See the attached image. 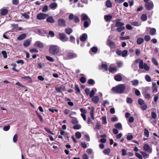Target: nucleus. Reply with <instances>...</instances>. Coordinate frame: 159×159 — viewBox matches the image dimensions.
<instances>
[{
    "instance_id": "1",
    "label": "nucleus",
    "mask_w": 159,
    "mask_h": 159,
    "mask_svg": "<svg viewBox=\"0 0 159 159\" xmlns=\"http://www.w3.org/2000/svg\"><path fill=\"white\" fill-rule=\"evenodd\" d=\"M125 84H120L113 87L111 90L114 93L121 94L125 93Z\"/></svg>"
},
{
    "instance_id": "2",
    "label": "nucleus",
    "mask_w": 159,
    "mask_h": 159,
    "mask_svg": "<svg viewBox=\"0 0 159 159\" xmlns=\"http://www.w3.org/2000/svg\"><path fill=\"white\" fill-rule=\"evenodd\" d=\"M60 50V48L56 45H52L49 46V52L53 55H55L59 53Z\"/></svg>"
},
{
    "instance_id": "3",
    "label": "nucleus",
    "mask_w": 159,
    "mask_h": 159,
    "mask_svg": "<svg viewBox=\"0 0 159 159\" xmlns=\"http://www.w3.org/2000/svg\"><path fill=\"white\" fill-rule=\"evenodd\" d=\"M139 67L141 69H144L145 70L148 71L149 70L150 67L146 63H143L142 60H140L139 63Z\"/></svg>"
},
{
    "instance_id": "4",
    "label": "nucleus",
    "mask_w": 159,
    "mask_h": 159,
    "mask_svg": "<svg viewBox=\"0 0 159 159\" xmlns=\"http://www.w3.org/2000/svg\"><path fill=\"white\" fill-rule=\"evenodd\" d=\"M48 15L47 14L40 13L37 15V19L39 20H41L45 19Z\"/></svg>"
},
{
    "instance_id": "5",
    "label": "nucleus",
    "mask_w": 159,
    "mask_h": 159,
    "mask_svg": "<svg viewBox=\"0 0 159 159\" xmlns=\"http://www.w3.org/2000/svg\"><path fill=\"white\" fill-rule=\"evenodd\" d=\"M59 39L63 42L67 41L68 39L67 38L64 34L60 33L59 34Z\"/></svg>"
},
{
    "instance_id": "6",
    "label": "nucleus",
    "mask_w": 159,
    "mask_h": 159,
    "mask_svg": "<svg viewBox=\"0 0 159 159\" xmlns=\"http://www.w3.org/2000/svg\"><path fill=\"white\" fill-rule=\"evenodd\" d=\"M107 44L111 49H115L116 48L115 43L110 40H107Z\"/></svg>"
},
{
    "instance_id": "7",
    "label": "nucleus",
    "mask_w": 159,
    "mask_h": 159,
    "mask_svg": "<svg viewBox=\"0 0 159 159\" xmlns=\"http://www.w3.org/2000/svg\"><path fill=\"white\" fill-rule=\"evenodd\" d=\"M145 7L148 10H150L153 8V4L152 2H146Z\"/></svg>"
},
{
    "instance_id": "8",
    "label": "nucleus",
    "mask_w": 159,
    "mask_h": 159,
    "mask_svg": "<svg viewBox=\"0 0 159 159\" xmlns=\"http://www.w3.org/2000/svg\"><path fill=\"white\" fill-rule=\"evenodd\" d=\"M114 64H111L108 70L109 71L112 73L116 72L117 70V68L116 66H114Z\"/></svg>"
},
{
    "instance_id": "9",
    "label": "nucleus",
    "mask_w": 159,
    "mask_h": 159,
    "mask_svg": "<svg viewBox=\"0 0 159 159\" xmlns=\"http://www.w3.org/2000/svg\"><path fill=\"white\" fill-rule=\"evenodd\" d=\"M143 148L144 150L147 152L151 153L152 152V149L149 146L148 144H145L144 145Z\"/></svg>"
},
{
    "instance_id": "10",
    "label": "nucleus",
    "mask_w": 159,
    "mask_h": 159,
    "mask_svg": "<svg viewBox=\"0 0 159 159\" xmlns=\"http://www.w3.org/2000/svg\"><path fill=\"white\" fill-rule=\"evenodd\" d=\"M77 57L76 54L72 52H70L68 53L67 57L68 59H71L75 58Z\"/></svg>"
},
{
    "instance_id": "11",
    "label": "nucleus",
    "mask_w": 159,
    "mask_h": 159,
    "mask_svg": "<svg viewBox=\"0 0 159 159\" xmlns=\"http://www.w3.org/2000/svg\"><path fill=\"white\" fill-rule=\"evenodd\" d=\"M90 19L87 15L83 13L81 15V20L82 21H86L89 20L90 21Z\"/></svg>"
},
{
    "instance_id": "12",
    "label": "nucleus",
    "mask_w": 159,
    "mask_h": 159,
    "mask_svg": "<svg viewBox=\"0 0 159 159\" xmlns=\"http://www.w3.org/2000/svg\"><path fill=\"white\" fill-rule=\"evenodd\" d=\"M58 24L59 26H66V21L62 19H60L58 20Z\"/></svg>"
},
{
    "instance_id": "13",
    "label": "nucleus",
    "mask_w": 159,
    "mask_h": 159,
    "mask_svg": "<svg viewBox=\"0 0 159 159\" xmlns=\"http://www.w3.org/2000/svg\"><path fill=\"white\" fill-rule=\"evenodd\" d=\"M92 101L95 104H97L99 101V98L97 96H95L92 98Z\"/></svg>"
},
{
    "instance_id": "14",
    "label": "nucleus",
    "mask_w": 159,
    "mask_h": 159,
    "mask_svg": "<svg viewBox=\"0 0 159 159\" xmlns=\"http://www.w3.org/2000/svg\"><path fill=\"white\" fill-rule=\"evenodd\" d=\"M34 46L36 47L42 48L43 47V44L42 43L39 41H37L35 43Z\"/></svg>"
},
{
    "instance_id": "15",
    "label": "nucleus",
    "mask_w": 159,
    "mask_h": 159,
    "mask_svg": "<svg viewBox=\"0 0 159 159\" xmlns=\"http://www.w3.org/2000/svg\"><path fill=\"white\" fill-rule=\"evenodd\" d=\"M8 10L4 8H2L0 10V14L1 15L4 16L8 12Z\"/></svg>"
},
{
    "instance_id": "16",
    "label": "nucleus",
    "mask_w": 159,
    "mask_h": 159,
    "mask_svg": "<svg viewBox=\"0 0 159 159\" xmlns=\"http://www.w3.org/2000/svg\"><path fill=\"white\" fill-rule=\"evenodd\" d=\"M152 92L153 93H155L157 92V88L156 83L153 82L152 83Z\"/></svg>"
},
{
    "instance_id": "17",
    "label": "nucleus",
    "mask_w": 159,
    "mask_h": 159,
    "mask_svg": "<svg viewBox=\"0 0 159 159\" xmlns=\"http://www.w3.org/2000/svg\"><path fill=\"white\" fill-rule=\"evenodd\" d=\"M120 19H118L116 20L115 24L116 27H121L124 25V23L120 22Z\"/></svg>"
},
{
    "instance_id": "18",
    "label": "nucleus",
    "mask_w": 159,
    "mask_h": 159,
    "mask_svg": "<svg viewBox=\"0 0 159 159\" xmlns=\"http://www.w3.org/2000/svg\"><path fill=\"white\" fill-rule=\"evenodd\" d=\"M65 89V87L63 86H62L60 87L56 88V90L57 91L59 92H61L62 91H64Z\"/></svg>"
},
{
    "instance_id": "19",
    "label": "nucleus",
    "mask_w": 159,
    "mask_h": 159,
    "mask_svg": "<svg viewBox=\"0 0 159 159\" xmlns=\"http://www.w3.org/2000/svg\"><path fill=\"white\" fill-rule=\"evenodd\" d=\"M57 7V4L56 2H53L49 5V7L52 10L56 9Z\"/></svg>"
},
{
    "instance_id": "20",
    "label": "nucleus",
    "mask_w": 159,
    "mask_h": 159,
    "mask_svg": "<svg viewBox=\"0 0 159 159\" xmlns=\"http://www.w3.org/2000/svg\"><path fill=\"white\" fill-rule=\"evenodd\" d=\"M87 38V34H86L84 33L83 34L82 36L80 37V39L81 41L84 42L86 39Z\"/></svg>"
},
{
    "instance_id": "21",
    "label": "nucleus",
    "mask_w": 159,
    "mask_h": 159,
    "mask_svg": "<svg viewBox=\"0 0 159 159\" xmlns=\"http://www.w3.org/2000/svg\"><path fill=\"white\" fill-rule=\"evenodd\" d=\"M31 41L29 39L25 41L23 43V45L25 47H27L29 46L31 44Z\"/></svg>"
},
{
    "instance_id": "22",
    "label": "nucleus",
    "mask_w": 159,
    "mask_h": 159,
    "mask_svg": "<svg viewBox=\"0 0 159 159\" xmlns=\"http://www.w3.org/2000/svg\"><path fill=\"white\" fill-rule=\"evenodd\" d=\"M26 36V34H22L20 35L17 38V39L19 40H22L25 39Z\"/></svg>"
},
{
    "instance_id": "23",
    "label": "nucleus",
    "mask_w": 159,
    "mask_h": 159,
    "mask_svg": "<svg viewBox=\"0 0 159 159\" xmlns=\"http://www.w3.org/2000/svg\"><path fill=\"white\" fill-rule=\"evenodd\" d=\"M94 107H92L91 108V110L90 112V114L91 118L94 120Z\"/></svg>"
},
{
    "instance_id": "24",
    "label": "nucleus",
    "mask_w": 159,
    "mask_h": 159,
    "mask_svg": "<svg viewBox=\"0 0 159 159\" xmlns=\"http://www.w3.org/2000/svg\"><path fill=\"white\" fill-rule=\"evenodd\" d=\"M114 79L116 81H120L121 80L122 78L120 75L118 74L115 76Z\"/></svg>"
},
{
    "instance_id": "25",
    "label": "nucleus",
    "mask_w": 159,
    "mask_h": 159,
    "mask_svg": "<svg viewBox=\"0 0 159 159\" xmlns=\"http://www.w3.org/2000/svg\"><path fill=\"white\" fill-rule=\"evenodd\" d=\"M97 91V89L96 88H93L90 91L89 93L90 97L91 98L93 97V96L95 94V92Z\"/></svg>"
},
{
    "instance_id": "26",
    "label": "nucleus",
    "mask_w": 159,
    "mask_h": 159,
    "mask_svg": "<svg viewBox=\"0 0 159 159\" xmlns=\"http://www.w3.org/2000/svg\"><path fill=\"white\" fill-rule=\"evenodd\" d=\"M112 18L111 16L110 15H105L104 16V19L106 21H109Z\"/></svg>"
},
{
    "instance_id": "27",
    "label": "nucleus",
    "mask_w": 159,
    "mask_h": 159,
    "mask_svg": "<svg viewBox=\"0 0 159 159\" xmlns=\"http://www.w3.org/2000/svg\"><path fill=\"white\" fill-rule=\"evenodd\" d=\"M105 5L107 8H111L112 7V3L110 0H107L106 2Z\"/></svg>"
},
{
    "instance_id": "28",
    "label": "nucleus",
    "mask_w": 159,
    "mask_h": 159,
    "mask_svg": "<svg viewBox=\"0 0 159 159\" xmlns=\"http://www.w3.org/2000/svg\"><path fill=\"white\" fill-rule=\"evenodd\" d=\"M46 21L47 22L51 23H53L54 22V20L52 17L51 16L48 17Z\"/></svg>"
},
{
    "instance_id": "29",
    "label": "nucleus",
    "mask_w": 159,
    "mask_h": 159,
    "mask_svg": "<svg viewBox=\"0 0 159 159\" xmlns=\"http://www.w3.org/2000/svg\"><path fill=\"white\" fill-rule=\"evenodd\" d=\"M91 23V20L90 19V21L89 20H87V21H85L84 23V26L85 28L88 27Z\"/></svg>"
},
{
    "instance_id": "30",
    "label": "nucleus",
    "mask_w": 159,
    "mask_h": 159,
    "mask_svg": "<svg viewBox=\"0 0 159 159\" xmlns=\"http://www.w3.org/2000/svg\"><path fill=\"white\" fill-rule=\"evenodd\" d=\"M144 136L148 138L149 136V132L148 130L146 129H144Z\"/></svg>"
},
{
    "instance_id": "31",
    "label": "nucleus",
    "mask_w": 159,
    "mask_h": 159,
    "mask_svg": "<svg viewBox=\"0 0 159 159\" xmlns=\"http://www.w3.org/2000/svg\"><path fill=\"white\" fill-rule=\"evenodd\" d=\"M115 127L119 129H122V126L121 124L120 123H118L115 125Z\"/></svg>"
},
{
    "instance_id": "32",
    "label": "nucleus",
    "mask_w": 159,
    "mask_h": 159,
    "mask_svg": "<svg viewBox=\"0 0 159 159\" xmlns=\"http://www.w3.org/2000/svg\"><path fill=\"white\" fill-rule=\"evenodd\" d=\"M140 153L145 159H146L149 156V155L147 154L146 152H141Z\"/></svg>"
},
{
    "instance_id": "33",
    "label": "nucleus",
    "mask_w": 159,
    "mask_h": 159,
    "mask_svg": "<svg viewBox=\"0 0 159 159\" xmlns=\"http://www.w3.org/2000/svg\"><path fill=\"white\" fill-rule=\"evenodd\" d=\"M144 41V39L142 38H138L137 40V42L138 44L140 45Z\"/></svg>"
},
{
    "instance_id": "34",
    "label": "nucleus",
    "mask_w": 159,
    "mask_h": 159,
    "mask_svg": "<svg viewBox=\"0 0 159 159\" xmlns=\"http://www.w3.org/2000/svg\"><path fill=\"white\" fill-rule=\"evenodd\" d=\"M131 25L135 26H138L141 25V23L138 22H133L131 23Z\"/></svg>"
},
{
    "instance_id": "35",
    "label": "nucleus",
    "mask_w": 159,
    "mask_h": 159,
    "mask_svg": "<svg viewBox=\"0 0 159 159\" xmlns=\"http://www.w3.org/2000/svg\"><path fill=\"white\" fill-rule=\"evenodd\" d=\"M73 128L75 129H79L81 128V126L80 124H77L73 126Z\"/></svg>"
},
{
    "instance_id": "36",
    "label": "nucleus",
    "mask_w": 159,
    "mask_h": 159,
    "mask_svg": "<svg viewBox=\"0 0 159 159\" xmlns=\"http://www.w3.org/2000/svg\"><path fill=\"white\" fill-rule=\"evenodd\" d=\"M125 29V27L122 26H121V27H118L116 29V30L118 32H120L121 31H122L124 30Z\"/></svg>"
},
{
    "instance_id": "37",
    "label": "nucleus",
    "mask_w": 159,
    "mask_h": 159,
    "mask_svg": "<svg viewBox=\"0 0 159 159\" xmlns=\"http://www.w3.org/2000/svg\"><path fill=\"white\" fill-rule=\"evenodd\" d=\"M132 83V85L134 86H137L139 84V81L137 80H134L131 81Z\"/></svg>"
},
{
    "instance_id": "38",
    "label": "nucleus",
    "mask_w": 159,
    "mask_h": 159,
    "mask_svg": "<svg viewBox=\"0 0 159 159\" xmlns=\"http://www.w3.org/2000/svg\"><path fill=\"white\" fill-rule=\"evenodd\" d=\"M75 136L77 139H80L81 137V134L80 132H77L75 134Z\"/></svg>"
},
{
    "instance_id": "39",
    "label": "nucleus",
    "mask_w": 159,
    "mask_h": 159,
    "mask_svg": "<svg viewBox=\"0 0 159 159\" xmlns=\"http://www.w3.org/2000/svg\"><path fill=\"white\" fill-rule=\"evenodd\" d=\"M110 149L109 148H107L104 149L103 151V153L105 155L108 154L110 152Z\"/></svg>"
},
{
    "instance_id": "40",
    "label": "nucleus",
    "mask_w": 159,
    "mask_h": 159,
    "mask_svg": "<svg viewBox=\"0 0 159 159\" xmlns=\"http://www.w3.org/2000/svg\"><path fill=\"white\" fill-rule=\"evenodd\" d=\"M71 122L72 124L74 125L77 124L78 123V121L77 120V119L76 118H74L71 120Z\"/></svg>"
},
{
    "instance_id": "41",
    "label": "nucleus",
    "mask_w": 159,
    "mask_h": 159,
    "mask_svg": "<svg viewBox=\"0 0 159 159\" xmlns=\"http://www.w3.org/2000/svg\"><path fill=\"white\" fill-rule=\"evenodd\" d=\"M101 125L99 121H98L96 125L95 128L96 129H99L101 128Z\"/></svg>"
},
{
    "instance_id": "42",
    "label": "nucleus",
    "mask_w": 159,
    "mask_h": 159,
    "mask_svg": "<svg viewBox=\"0 0 159 159\" xmlns=\"http://www.w3.org/2000/svg\"><path fill=\"white\" fill-rule=\"evenodd\" d=\"M72 32V30L70 28H68L66 29V33L68 34H70Z\"/></svg>"
},
{
    "instance_id": "43",
    "label": "nucleus",
    "mask_w": 159,
    "mask_h": 159,
    "mask_svg": "<svg viewBox=\"0 0 159 159\" xmlns=\"http://www.w3.org/2000/svg\"><path fill=\"white\" fill-rule=\"evenodd\" d=\"M141 20L143 21H145L147 20V16L145 14H143L141 17Z\"/></svg>"
},
{
    "instance_id": "44",
    "label": "nucleus",
    "mask_w": 159,
    "mask_h": 159,
    "mask_svg": "<svg viewBox=\"0 0 159 159\" xmlns=\"http://www.w3.org/2000/svg\"><path fill=\"white\" fill-rule=\"evenodd\" d=\"M102 123L105 125L107 123L106 117V116H103L102 117Z\"/></svg>"
},
{
    "instance_id": "45",
    "label": "nucleus",
    "mask_w": 159,
    "mask_h": 159,
    "mask_svg": "<svg viewBox=\"0 0 159 159\" xmlns=\"http://www.w3.org/2000/svg\"><path fill=\"white\" fill-rule=\"evenodd\" d=\"M145 79L146 81L148 82H150L151 80L150 77L148 75H145Z\"/></svg>"
},
{
    "instance_id": "46",
    "label": "nucleus",
    "mask_w": 159,
    "mask_h": 159,
    "mask_svg": "<svg viewBox=\"0 0 159 159\" xmlns=\"http://www.w3.org/2000/svg\"><path fill=\"white\" fill-rule=\"evenodd\" d=\"M156 32V30L155 28H152L150 30V33L152 35H154L155 34Z\"/></svg>"
},
{
    "instance_id": "47",
    "label": "nucleus",
    "mask_w": 159,
    "mask_h": 159,
    "mask_svg": "<svg viewBox=\"0 0 159 159\" xmlns=\"http://www.w3.org/2000/svg\"><path fill=\"white\" fill-rule=\"evenodd\" d=\"M133 138V135L132 134H130V133L128 134L127 137V139L128 140H131Z\"/></svg>"
},
{
    "instance_id": "48",
    "label": "nucleus",
    "mask_w": 159,
    "mask_h": 159,
    "mask_svg": "<svg viewBox=\"0 0 159 159\" xmlns=\"http://www.w3.org/2000/svg\"><path fill=\"white\" fill-rule=\"evenodd\" d=\"M60 134L61 135H63L65 137H67L68 134L67 133L63 130H61V131Z\"/></svg>"
},
{
    "instance_id": "49",
    "label": "nucleus",
    "mask_w": 159,
    "mask_h": 159,
    "mask_svg": "<svg viewBox=\"0 0 159 159\" xmlns=\"http://www.w3.org/2000/svg\"><path fill=\"white\" fill-rule=\"evenodd\" d=\"M128 53V51L127 50H124L122 52L121 55L123 57H125L126 56Z\"/></svg>"
},
{
    "instance_id": "50",
    "label": "nucleus",
    "mask_w": 159,
    "mask_h": 159,
    "mask_svg": "<svg viewBox=\"0 0 159 159\" xmlns=\"http://www.w3.org/2000/svg\"><path fill=\"white\" fill-rule=\"evenodd\" d=\"M88 144V143H87L84 142H82L81 143V146L83 148H85L87 147V145Z\"/></svg>"
},
{
    "instance_id": "51",
    "label": "nucleus",
    "mask_w": 159,
    "mask_h": 159,
    "mask_svg": "<svg viewBox=\"0 0 159 159\" xmlns=\"http://www.w3.org/2000/svg\"><path fill=\"white\" fill-rule=\"evenodd\" d=\"M46 58L47 60L51 62H52L54 61L53 59L51 57L48 56H46Z\"/></svg>"
},
{
    "instance_id": "52",
    "label": "nucleus",
    "mask_w": 159,
    "mask_h": 159,
    "mask_svg": "<svg viewBox=\"0 0 159 159\" xmlns=\"http://www.w3.org/2000/svg\"><path fill=\"white\" fill-rule=\"evenodd\" d=\"M109 104V102L108 101L106 100L103 101L102 104V105L104 107H106V106L108 105Z\"/></svg>"
},
{
    "instance_id": "53",
    "label": "nucleus",
    "mask_w": 159,
    "mask_h": 159,
    "mask_svg": "<svg viewBox=\"0 0 159 159\" xmlns=\"http://www.w3.org/2000/svg\"><path fill=\"white\" fill-rule=\"evenodd\" d=\"M75 16L72 13L70 14L68 17L69 19L70 20L74 19Z\"/></svg>"
},
{
    "instance_id": "54",
    "label": "nucleus",
    "mask_w": 159,
    "mask_h": 159,
    "mask_svg": "<svg viewBox=\"0 0 159 159\" xmlns=\"http://www.w3.org/2000/svg\"><path fill=\"white\" fill-rule=\"evenodd\" d=\"M120 39L122 40H124L125 39H130V37L129 36H127L125 37H120Z\"/></svg>"
},
{
    "instance_id": "55",
    "label": "nucleus",
    "mask_w": 159,
    "mask_h": 159,
    "mask_svg": "<svg viewBox=\"0 0 159 159\" xmlns=\"http://www.w3.org/2000/svg\"><path fill=\"white\" fill-rule=\"evenodd\" d=\"M145 98L149 100L151 98L150 94L149 93H146L144 95Z\"/></svg>"
},
{
    "instance_id": "56",
    "label": "nucleus",
    "mask_w": 159,
    "mask_h": 159,
    "mask_svg": "<svg viewBox=\"0 0 159 159\" xmlns=\"http://www.w3.org/2000/svg\"><path fill=\"white\" fill-rule=\"evenodd\" d=\"M102 67L104 68L105 71H107L108 70L107 65L106 64H102Z\"/></svg>"
},
{
    "instance_id": "57",
    "label": "nucleus",
    "mask_w": 159,
    "mask_h": 159,
    "mask_svg": "<svg viewBox=\"0 0 159 159\" xmlns=\"http://www.w3.org/2000/svg\"><path fill=\"white\" fill-rule=\"evenodd\" d=\"M75 90L77 91L79 93H80V90L78 85L77 84H75Z\"/></svg>"
},
{
    "instance_id": "58",
    "label": "nucleus",
    "mask_w": 159,
    "mask_h": 159,
    "mask_svg": "<svg viewBox=\"0 0 159 159\" xmlns=\"http://www.w3.org/2000/svg\"><path fill=\"white\" fill-rule=\"evenodd\" d=\"M48 7L47 5L45 6L43 8L42 10V11L43 12H46L48 10Z\"/></svg>"
},
{
    "instance_id": "59",
    "label": "nucleus",
    "mask_w": 159,
    "mask_h": 159,
    "mask_svg": "<svg viewBox=\"0 0 159 159\" xmlns=\"http://www.w3.org/2000/svg\"><path fill=\"white\" fill-rule=\"evenodd\" d=\"M135 155L136 156V157L139 158V159H142L143 157L139 153L136 152L135 153Z\"/></svg>"
},
{
    "instance_id": "60",
    "label": "nucleus",
    "mask_w": 159,
    "mask_h": 159,
    "mask_svg": "<svg viewBox=\"0 0 159 159\" xmlns=\"http://www.w3.org/2000/svg\"><path fill=\"white\" fill-rule=\"evenodd\" d=\"M88 84L91 85H93L94 84V81L92 79H90L88 81Z\"/></svg>"
},
{
    "instance_id": "61",
    "label": "nucleus",
    "mask_w": 159,
    "mask_h": 159,
    "mask_svg": "<svg viewBox=\"0 0 159 159\" xmlns=\"http://www.w3.org/2000/svg\"><path fill=\"white\" fill-rule=\"evenodd\" d=\"M86 152L88 154H92L93 153V151L92 149L91 148H88V149L86 151Z\"/></svg>"
},
{
    "instance_id": "62",
    "label": "nucleus",
    "mask_w": 159,
    "mask_h": 159,
    "mask_svg": "<svg viewBox=\"0 0 159 159\" xmlns=\"http://www.w3.org/2000/svg\"><path fill=\"white\" fill-rule=\"evenodd\" d=\"M138 103L140 105H142L144 103V101L142 99L140 98L138 100Z\"/></svg>"
},
{
    "instance_id": "63",
    "label": "nucleus",
    "mask_w": 159,
    "mask_h": 159,
    "mask_svg": "<svg viewBox=\"0 0 159 159\" xmlns=\"http://www.w3.org/2000/svg\"><path fill=\"white\" fill-rule=\"evenodd\" d=\"M17 139V134H15L13 138V141L14 143H16V142Z\"/></svg>"
},
{
    "instance_id": "64",
    "label": "nucleus",
    "mask_w": 159,
    "mask_h": 159,
    "mask_svg": "<svg viewBox=\"0 0 159 159\" xmlns=\"http://www.w3.org/2000/svg\"><path fill=\"white\" fill-rule=\"evenodd\" d=\"M74 20L75 23L79 22L80 21V19L78 17L75 16L74 18Z\"/></svg>"
}]
</instances>
